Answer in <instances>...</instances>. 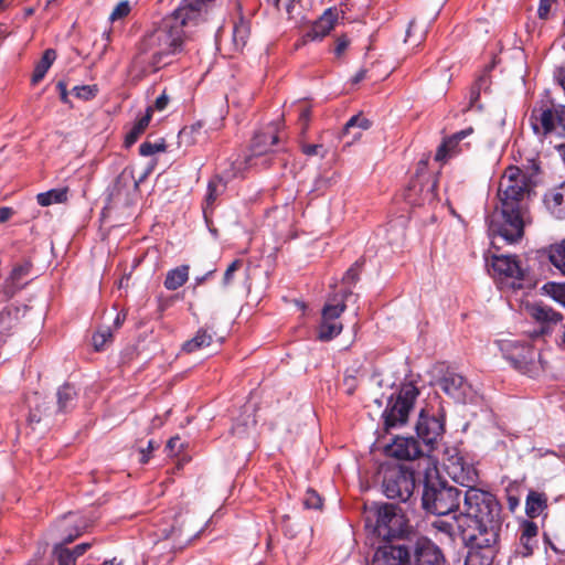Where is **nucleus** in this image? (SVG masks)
<instances>
[{
	"mask_svg": "<svg viewBox=\"0 0 565 565\" xmlns=\"http://www.w3.org/2000/svg\"><path fill=\"white\" fill-rule=\"evenodd\" d=\"M241 266H242V262L239 259H236L230 264V266L225 270L224 277H223V284L225 286H227L232 282L234 273L236 270H238Z\"/></svg>",
	"mask_w": 565,
	"mask_h": 565,
	"instance_id": "obj_49",
	"label": "nucleus"
},
{
	"mask_svg": "<svg viewBox=\"0 0 565 565\" xmlns=\"http://www.w3.org/2000/svg\"><path fill=\"white\" fill-rule=\"evenodd\" d=\"M411 547L384 543L377 546L372 565H407Z\"/></svg>",
	"mask_w": 565,
	"mask_h": 565,
	"instance_id": "obj_16",
	"label": "nucleus"
},
{
	"mask_svg": "<svg viewBox=\"0 0 565 565\" xmlns=\"http://www.w3.org/2000/svg\"><path fill=\"white\" fill-rule=\"evenodd\" d=\"M153 449H154V443H153V440H149V441H148L147 449H141V450H140V455H141V457H140V459H139L140 463L145 465V463H147V462L149 461V459H150V452H151Z\"/></svg>",
	"mask_w": 565,
	"mask_h": 565,
	"instance_id": "obj_56",
	"label": "nucleus"
},
{
	"mask_svg": "<svg viewBox=\"0 0 565 565\" xmlns=\"http://www.w3.org/2000/svg\"><path fill=\"white\" fill-rule=\"evenodd\" d=\"M302 152L307 156H320L321 158H324L327 156V150L320 143L303 145Z\"/></svg>",
	"mask_w": 565,
	"mask_h": 565,
	"instance_id": "obj_48",
	"label": "nucleus"
},
{
	"mask_svg": "<svg viewBox=\"0 0 565 565\" xmlns=\"http://www.w3.org/2000/svg\"><path fill=\"white\" fill-rule=\"evenodd\" d=\"M248 36L249 24L243 19H239V21L236 22L233 28V43L236 50H242L246 45Z\"/></svg>",
	"mask_w": 565,
	"mask_h": 565,
	"instance_id": "obj_36",
	"label": "nucleus"
},
{
	"mask_svg": "<svg viewBox=\"0 0 565 565\" xmlns=\"http://www.w3.org/2000/svg\"><path fill=\"white\" fill-rule=\"evenodd\" d=\"M553 0H541L537 9L539 17L541 19L547 18Z\"/></svg>",
	"mask_w": 565,
	"mask_h": 565,
	"instance_id": "obj_54",
	"label": "nucleus"
},
{
	"mask_svg": "<svg viewBox=\"0 0 565 565\" xmlns=\"http://www.w3.org/2000/svg\"><path fill=\"white\" fill-rule=\"evenodd\" d=\"M169 104V97L168 95L163 92L160 96L157 97L156 102H154V105L152 108L153 109H157L159 111H162L167 108Z\"/></svg>",
	"mask_w": 565,
	"mask_h": 565,
	"instance_id": "obj_55",
	"label": "nucleus"
},
{
	"mask_svg": "<svg viewBox=\"0 0 565 565\" xmlns=\"http://www.w3.org/2000/svg\"><path fill=\"white\" fill-rule=\"evenodd\" d=\"M365 527L384 542L401 537L407 532V519L395 504H382L367 512Z\"/></svg>",
	"mask_w": 565,
	"mask_h": 565,
	"instance_id": "obj_6",
	"label": "nucleus"
},
{
	"mask_svg": "<svg viewBox=\"0 0 565 565\" xmlns=\"http://www.w3.org/2000/svg\"><path fill=\"white\" fill-rule=\"evenodd\" d=\"M542 289L553 300L565 307V282L548 281Z\"/></svg>",
	"mask_w": 565,
	"mask_h": 565,
	"instance_id": "obj_38",
	"label": "nucleus"
},
{
	"mask_svg": "<svg viewBox=\"0 0 565 565\" xmlns=\"http://www.w3.org/2000/svg\"><path fill=\"white\" fill-rule=\"evenodd\" d=\"M478 558L477 553H470L467 557L466 565H475V561Z\"/></svg>",
	"mask_w": 565,
	"mask_h": 565,
	"instance_id": "obj_63",
	"label": "nucleus"
},
{
	"mask_svg": "<svg viewBox=\"0 0 565 565\" xmlns=\"http://www.w3.org/2000/svg\"><path fill=\"white\" fill-rule=\"evenodd\" d=\"M537 533V525L532 521H525L521 525V534L515 553L522 557L530 556L533 553L534 546L536 544Z\"/></svg>",
	"mask_w": 565,
	"mask_h": 565,
	"instance_id": "obj_21",
	"label": "nucleus"
},
{
	"mask_svg": "<svg viewBox=\"0 0 565 565\" xmlns=\"http://www.w3.org/2000/svg\"><path fill=\"white\" fill-rule=\"evenodd\" d=\"M548 259L565 276V238L550 246Z\"/></svg>",
	"mask_w": 565,
	"mask_h": 565,
	"instance_id": "obj_32",
	"label": "nucleus"
},
{
	"mask_svg": "<svg viewBox=\"0 0 565 565\" xmlns=\"http://www.w3.org/2000/svg\"><path fill=\"white\" fill-rule=\"evenodd\" d=\"M536 352L530 344H513L512 351L509 353V359L515 367L522 369L523 366L532 363L535 359Z\"/></svg>",
	"mask_w": 565,
	"mask_h": 565,
	"instance_id": "obj_25",
	"label": "nucleus"
},
{
	"mask_svg": "<svg viewBox=\"0 0 565 565\" xmlns=\"http://www.w3.org/2000/svg\"><path fill=\"white\" fill-rule=\"evenodd\" d=\"M182 447L181 439L178 436L171 437L167 443V449L172 455L179 454L180 449Z\"/></svg>",
	"mask_w": 565,
	"mask_h": 565,
	"instance_id": "obj_53",
	"label": "nucleus"
},
{
	"mask_svg": "<svg viewBox=\"0 0 565 565\" xmlns=\"http://www.w3.org/2000/svg\"><path fill=\"white\" fill-rule=\"evenodd\" d=\"M56 88L57 90L60 92V98L63 103L67 104L68 103V92H67V86L66 84L63 82V81H60L57 84H56Z\"/></svg>",
	"mask_w": 565,
	"mask_h": 565,
	"instance_id": "obj_57",
	"label": "nucleus"
},
{
	"mask_svg": "<svg viewBox=\"0 0 565 565\" xmlns=\"http://www.w3.org/2000/svg\"><path fill=\"white\" fill-rule=\"evenodd\" d=\"M343 327L341 322L335 320H324L322 318V321L319 327L318 338L321 341H329L334 337L339 335Z\"/></svg>",
	"mask_w": 565,
	"mask_h": 565,
	"instance_id": "obj_35",
	"label": "nucleus"
},
{
	"mask_svg": "<svg viewBox=\"0 0 565 565\" xmlns=\"http://www.w3.org/2000/svg\"><path fill=\"white\" fill-rule=\"evenodd\" d=\"M190 25L193 24L177 9L164 17L138 42L134 66L147 74L169 65L174 55L184 51L190 39L185 29Z\"/></svg>",
	"mask_w": 565,
	"mask_h": 565,
	"instance_id": "obj_2",
	"label": "nucleus"
},
{
	"mask_svg": "<svg viewBox=\"0 0 565 565\" xmlns=\"http://www.w3.org/2000/svg\"><path fill=\"white\" fill-rule=\"evenodd\" d=\"M473 132V129L471 127L460 130L458 132H455L454 135L447 137L444 139L443 143L438 147L435 160L440 162H446L450 158L457 156L458 153L462 152L463 147L466 145H462L461 141L470 136Z\"/></svg>",
	"mask_w": 565,
	"mask_h": 565,
	"instance_id": "obj_19",
	"label": "nucleus"
},
{
	"mask_svg": "<svg viewBox=\"0 0 565 565\" xmlns=\"http://www.w3.org/2000/svg\"><path fill=\"white\" fill-rule=\"evenodd\" d=\"M406 202L413 206L431 205L437 201V180L426 173H417L405 192Z\"/></svg>",
	"mask_w": 565,
	"mask_h": 565,
	"instance_id": "obj_10",
	"label": "nucleus"
},
{
	"mask_svg": "<svg viewBox=\"0 0 565 565\" xmlns=\"http://www.w3.org/2000/svg\"><path fill=\"white\" fill-rule=\"evenodd\" d=\"M440 388L455 402L466 403L471 392L470 384L460 374L447 372L439 381Z\"/></svg>",
	"mask_w": 565,
	"mask_h": 565,
	"instance_id": "obj_18",
	"label": "nucleus"
},
{
	"mask_svg": "<svg viewBox=\"0 0 565 565\" xmlns=\"http://www.w3.org/2000/svg\"><path fill=\"white\" fill-rule=\"evenodd\" d=\"M426 33L427 29L425 26H418L416 20H412L406 30L405 42H408L414 38V42L419 44L425 40Z\"/></svg>",
	"mask_w": 565,
	"mask_h": 565,
	"instance_id": "obj_40",
	"label": "nucleus"
},
{
	"mask_svg": "<svg viewBox=\"0 0 565 565\" xmlns=\"http://www.w3.org/2000/svg\"><path fill=\"white\" fill-rule=\"evenodd\" d=\"M359 270H360V266L358 263H355L353 266H351L347 270V273L343 277L344 282L354 284L359 279Z\"/></svg>",
	"mask_w": 565,
	"mask_h": 565,
	"instance_id": "obj_51",
	"label": "nucleus"
},
{
	"mask_svg": "<svg viewBox=\"0 0 565 565\" xmlns=\"http://www.w3.org/2000/svg\"><path fill=\"white\" fill-rule=\"evenodd\" d=\"M89 547V543H82L76 545L73 550H71V553H74L76 559L78 556L83 555Z\"/></svg>",
	"mask_w": 565,
	"mask_h": 565,
	"instance_id": "obj_58",
	"label": "nucleus"
},
{
	"mask_svg": "<svg viewBox=\"0 0 565 565\" xmlns=\"http://www.w3.org/2000/svg\"><path fill=\"white\" fill-rule=\"evenodd\" d=\"M366 77V71L365 70H360L352 78V83L353 84H358L360 82H362L364 78Z\"/></svg>",
	"mask_w": 565,
	"mask_h": 565,
	"instance_id": "obj_62",
	"label": "nucleus"
},
{
	"mask_svg": "<svg viewBox=\"0 0 565 565\" xmlns=\"http://www.w3.org/2000/svg\"><path fill=\"white\" fill-rule=\"evenodd\" d=\"M73 93L79 99L90 100L97 95L98 88L96 85L75 86Z\"/></svg>",
	"mask_w": 565,
	"mask_h": 565,
	"instance_id": "obj_44",
	"label": "nucleus"
},
{
	"mask_svg": "<svg viewBox=\"0 0 565 565\" xmlns=\"http://www.w3.org/2000/svg\"><path fill=\"white\" fill-rule=\"evenodd\" d=\"M303 504L307 509H320L322 505V500L315 490L310 489L306 492Z\"/></svg>",
	"mask_w": 565,
	"mask_h": 565,
	"instance_id": "obj_46",
	"label": "nucleus"
},
{
	"mask_svg": "<svg viewBox=\"0 0 565 565\" xmlns=\"http://www.w3.org/2000/svg\"><path fill=\"white\" fill-rule=\"evenodd\" d=\"M152 117V108L148 107L146 114L142 115L138 120L132 125V127L127 131L125 136V147H131L146 131L149 126Z\"/></svg>",
	"mask_w": 565,
	"mask_h": 565,
	"instance_id": "obj_26",
	"label": "nucleus"
},
{
	"mask_svg": "<svg viewBox=\"0 0 565 565\" xmlns=\"http://www.w3.org/2000/svg\"><path fill=\"white\" fill-rule=\"evenodd\" d=\"M445 468L449 477L457 483L466 487L467 490L477 488L479 473L476 467L468 462L462 456L454 455L445 462Z\"/></svg>",
	"mask_w": 565,
	"mask_h": 565,
	"instance_id": "obj_11",
	"label": "nucleus"
},
{
	"mask_svg": "<svg viewBox=\"0 0 565 565\" xmlns=\"http://www.w3.org/2000/svg\"><path fill=\"white\" fill-rule=\"evenodd\" d=\"M166 148L167 145L164 140H160L159 142L145 141L139 147V153L143 157H149L166 151Z\"/></svg>",
	"mask_w": 565,
	"mask_h": 565,
	"instance_id": "obj_42",
	"label": "nucleus"
},
{
	"mask_svg": "<svg viewBox=\"0 0 565 565\" xmlns=\"http://www.w3.org/2000/svg\"><path fill=\"white\" fill-rule=\"evenodd\" d=\"M130 10H131V8L129 4V1L122 0L115 7L113 12L110 13L109 20L111 22H115L117 20L124 19L125 17H127L130 13Z\"/></svg>",
	"mask_w": 565,
	"mask_h": 565,
	"instance_id": "obj_45",
	"label": "nucleus"
},
{
	"mask_svg": "<svg viewBox=\"0 0 565 565\" xmlns=\"http://www.w3.org/2000/svg\"><path fill=\"white\" fill-rule=\"evenodd\" d=\"M54 554L57 558V565H75V555L71 553V550L63 546H55Z\"/></svg>",
	"mask_w": 565,
	"mask_h": 565,
	"instance_id": "obj_43",
	"label": "nucleus"
},
{
	"mask_svg": "<svg viewBox=\"0 0 565 565\" xmlns=\"http://www.w3.org/2000/svg\"><path fill=\"white\" fill-rule=\"evenodd\" d=\"M370 127H371V121L367 118H365L361 115H355V116H352L347 121V124L344 125V127L342 129V135L343 136L349 135L352 129L359 128L360 131L355 132L352 138V140L355 141V140L360 139L361 131L367 130Z\"/></svg>",
	"mask_w": 565,
	"mask_h": 565,
	"instance_id": "obj_34",
	"label": "nucleus"
},
{
	"mask_svg": "<svg viewBox=\"0 0 565 565\" xmlns=\"http://www.w3.org/2000/svg\"><path fill=\"white\" fill-rule=\"evenodd\" d=\"M544 203L557 218L565 217V181L545 193Z\"/></svg>",
	"mask_w": 565,
	"mask_h": 565,
	"instance_id": "obj_24",
	"label": "nucleus"
},
{
	"mask_svg": "<svg viewBox=\"0 0 565 565\" xmlns=\"http://www.w3.org/2000/svg\"><path fill=\"white\" fill-rule=\"evenodd\" d=\"M386 454L390 457L405 460V463H413L415 467L423 458L430 457L429 455H424L418 441L414 437H396L386 447Z\"/></svg>",
	"mask_w": 565,
	"mask_h": 565,
	"instance_id": "obj_13",
	"label": "nucleus"
},
{
	"mask_svg": "<svg viewBox=\"0 0 565 565\" xmlns=\"http://www.w3.org/2000/svg\"><path fill=\"white\" fill-rule=\"evenodd\" d=\"M547 508V497L545 493L531 490L526 497L525 512L527 516L534 519L540 516Z\"/></svg>",
	"mask_w": 565,
	"mask_h": 565,
	"instance_id": "obj_27",
	"label": "nucleus"
},
{
	"mask_svg": "<svg viewBox=\"0 0 565 565\" xmlns=\"http://www.w3.org/2000/svg\"><path fill=\"white\" fill-rule=\"evenodd\" d=\"M343 296L339 302L328 301L322 309V318L324 320H335L344 312L347 306Z\"/></svg>",
	"mask_w": 565,
	"mask_h": 565,
	"instance_id": "obj_39",
	"label": "nucleus"
},
{
	"mask_svg": "<svg viewBox=\"0 0 565 565\" xmlns=\"http://www.w3.org/2000/svg\"><path fill=\"white\" fill-rule=\"evenodd\" d=\"M556 344L561 350L565 351V323L561 327L556 339Z\"/></svg>",
	"mask_w": 565,
	"mask_h": 565,
	"instance_id": "obj_59",
	"label": "nucleus"
},
{
	"mask_svg": "<svg viewBox=\"0 0 565 565\" xmlns=\"http://www.w3.org/2000/svg\"><path fill=\"white\" fill-rule=\"evenodd\" d=\"M416 433L427 447V451H431L444 433V423L434 416H427L422 411L416 425Z\"/></svg>",
	"mask_w": 565,
	"mask_h": 565,
	"instance_id": "obj_14",
	"label": "nucleus"
},
{
	"mask_svg": "<svg viewBox=\"0 0 565 565\" xmlns=\"http://www.w3.org/2000/svg\"><path fill=\"white\" fill-rule=\"evenodd\" d=\"M56 58V52L52 49L44 51L42 58L36 63L32 75V83L38 84L42 81Z\"/></svg>",
	"mask_w": 565,
	"mask_h": 565,
	"instance_id": "obj_30",
	"label": "nucleus"
},
{
	"mask_svg": "<svg viewBox=\"0 0 565 565\" xmlns=\"http://www.w3.org/2000/svg\"><path fill=\"white\" fill-rule=\"evenodd\" d=\"M339 19L337 9H328L324 13L312 23L310 29L302 35L299 45H305L308 42L321 41L327 36L335 26Z\"/></svg>",
	"mask_w": 565,
	"mask_h": 565,
	"instance_id": "obj_15",
	"label": "nucleus"
},
{
	"mask_svg": "<svg viewBox=\"0 0 565 565\" xmlns=\"http://www.w3.org/2000/svg\"><path fill=\"white\" fill-rule=\"evenodd\" d=\"M31 267L32 264L30 262L14 265L10 274L3 280L0 292L8 299L12 298L23 288L24 284L22 280L30 274Z\"/></svg>",
	"mask_w": 565,
	"mask_h": 565,
	"instance_id": "obj_20",
	"label": "nucleus"
},
{
	"mask_svg": "<svg viewBox=\"0 0 565 565\" xmlns=\"http://www.w3.org/2000/svg\"><path fill=\"white\" fill-rule=\"evenodd\" d=\"M418 394L419 391L414 383L408 382L401 385L396 397L388 399L383 413L384 423L387 428L406 423Z\"/></svg>",
	"mask_w": 565,
	"mask_h": 565,
	"instance_id": "obj_8",
	"label": "nucleus"
},
{
	"mask_svg": "<svg viewBox=\"0 0 565 565\" xmlns=\"http://www.w3.org/2000/svg\"><path fill=\"white\" fill-rule=\"evenodd\" d=\"M383 492L388 499L406 502L416 482L423 481V469L413 463L384 465L381 469Z\"/></svg>",
	"mask_w": 565,
	"mask_h": 565,
	"instance_id": "obj_5",
	"label": "nucleus"
},
{
	"mask_svg": "<svg viewBox=\"0 0 565 565\" xmlns=\"http://www.w3.org/2000/svg\"><path fill=\"white\" fill-rule=\"evenodd\" d=\"M68 189L58 188L39 193L36 201L41 206H49L54 203H64L67 201Z\"/></svg>",
	"mask_w": 565,
	"mask_h": 565,
	"instance_id": "obj_31",
	"label": "nucleus"
},
{
	"mask_svg": "<svg viewBox=\"0 0 565 565\" xmlns=\"http://www.w3.org/2000/svg\"><path fill=\"white\" fill-rule=\"evenodd\" d=\"M530 124L540 138L558 134L565 138V106L552 102L542 103L532 109Z\"/></svg>",
	"mask_w": 565,
	"mask_h": 565,
	"instance_id": "obj_7",
	"label": "nucleus"
},
{
	"mask_svg": "<svg viewBox=\"0 0 565 565\" xmlns=\"http://www.w3.org/2000/svg\"><path fill=\"white\" fill-rule=\"evenodd\" d=\"M490 266L493 277L500 284V288L512 290L523 288L525 273L515 256L493 254Z\"/></svg>",
	"mask_w": 565,
	"mask_h": 565,
	"instance_id": "obj_9",
	"label": "nucleus"
},
{
	"mask_svg": "<svg viewBox=\"0 0 565 565\" xmlns=\"http://www.w3.org/2000/svg\"><path fill=\"white\" fill-rule=\"evenodd\" d=\"M343 387L348 395H353L358 387V380L353 375H347L343 379Z\"/></svg>",
	"mask_w": 565,
	"mask_h": 565,
	"instance_id": "obj_52",
	"label": "nucleus"
},
{
	"mask_svg": "<svg viewBox=\"0 0 565 565\" xmlns=\"http://www.w3.org/2000/svg\"><path fill=\"white\" fill-rule=\"evenodd\" d=\"M190 267L188 265H181L167 273L164 279V287L168 290H177L182 287L189 279Z\"/></svg>",
	"mask_w": 565,
	"mask_h": 565,
	"instance_id": "obj_28",
	"label": "nucleus"
},
{
	"mask_svg": "<svg viewBox=\"0 0 565 565\" xmlns=\"http://www.w3.org/2000/svg\"><path fill=\"white\" fill-rule=\"evenodd\" d=\"M349 44H350V41L345 35H341V36L337 38L335 43H334V50H333L335 56L341 57L344 54V52L347 51Z\"/></svg>",
	"mask_w": 565,
	"mask_h": 565,
	"instance_id": "obj_50",
	"label": "nucleus"
},
{
	"mask_svg": "<svg viewBox=\"0 0 565 565\" xmlns=\"http://www.w3.org/2000/svg\"><path fill=\"white\" fill-rule=\"evenodd\" d=\"M519 503H520V501L516 497H514V495L508 497V507L512 512L518 508Z\"/></svg>",
	"mask_w": 565,
	"mask_h": 565,
	"instance_id": "obj_61",
	"label": "nucleus"
},
{
	"mask_svg": "<svg viewBox=\"0 0 565 565\" xmlns=\"http://www.w3.org/2000/svg\"><path fill=\"white\" fill-rule=\"evenodd\" d=\"M207 138L204 124L202 121L193 122L184 126L178 135V143L180 147H191L199 142L205 141Z\"/></svg>",
	"mask_w": 565,
	"mask_h": 565,
	"instance_id": "obj_23",
	"label": "nucleus"
},
{
	"mask_svg": "<svg viewBox=\"0 0 565 565\" xmlns=\"http://www.w3.org/2000/svg\"><path fill=\"white\" fill-rule=\"evenodd\" d=\"M529 171L519 167H508L499 182L498 203L488 218L489 233L492 236V246L495 248V238H502L509 244L519 242L524 235V227L529 222V207L526 199L535 184L533 178L541 171L540 162L535 159L529 161Z\"/></svg>",
	"mask_w": 565,
	"mask_h": 565,
	"instance_id": "obj_1",
	"label": "nucleus"
},
{
	"mask_svg": "<svg viewBox=\"0 0 565 565\" xmlns=\"http://www.w3.org/2000/svg\"><path fill=\"white\" fill-rule=\"evenodd\" d=\"M501 504L495 495L480 488L466 490L461 514L473 520L475 533L469 540L478 548H491L497 545L502 526Z\"/></svg>",
	"mask_w": 565,
	"mask_h": 565,
	"instance_id": "obj_3",
	"label": "nucleus"
},
{
	"mask_svg": "<svg viewBox=\"0 0 565 565\" xmlns=\"http://www.w3.org/2000/svg\"><path fill=\"white\" fill-rule=\"evenodd\" d=\"M407 565H445V557L435 543L422 537L411 546Z\"/></svg>",
	"mask_w": 565,
	"mask_h": 565,
	"instance_id": "obj_12",
	"label": "nucleus"
},
{
	"mask_svg": "<svg viewBox=\"0 0 565 565\" xmlns=\"http://www.w3.org/2000/svg\"><path fill=\"white\" fill-rule=\"evenodd\" d=\"M311 117V109L309 106L301 105L299 107V116L298 121L301 125V132L305 134L308 129L309 121Z\"/></svg>",
	"mask_w": 565,
	"mask_h": 565,
	"instance_id": "obj_47",
	"label": "nucleus"
},
{
	"mask_svg": "<svg viewBox=\"0 0 565 565\" xmlns=\"http://www.w3.org/2000/svg\"><path fill=\"white\" fill-rule=\"evenodd\" d=\"M418 467L423 469V508L437 515L455 513L460 507V490L439 478L431 457L423 458Z\"/></svg>",
	"mask_w": 565,
	"mask_h": 565,
	"instance_id": "obj_4",
	"label": "nucleus"
},
{
	"mask_svg": "<svg viewBox=\"0 0 565 565\" xmlns=\"http://www.w3.org/2000/svg\"><path fill=\"white\" fill-rule=\"evenodd\" d=\"M530 316L542 324L541 333H548L550 324H556L563 320V315L544 305H533L529 308Z\"/></svg>",
	"mask_w": 565,
	"mask_h": 565,
	"instance_id": "obj_22",
	"label": "nucleus"
},
{
	"mask_svg": "<svg viewBox=\"0 0 565 565\" xmlns=\"http://www.w3.org/2000/svg\"><path fill=\"white\" fill-rule=\"evenodd\" d=\"M76 396V392L74 387L66 384L58 388L57 391V405L61 412L67 411L74 402Z\"/></svg>",
	"mask_w": 565,
	"mask_h": 565,
	"instance_id": "obj_37",
	"label": "nucleus"
},
{
	"mask_svg": "<svg viewBox=\"0 0 565 565\" xmlns=\"http://www.w3.org/2000/svg\"><path fill=\"white\" fill-rule=\"evenodd\" d=\"M111 339L113 333L109 328L100 329L93 335V345L96 351H102Z\"/></svg>",
	"mask_w": 565,
	"mask_h": 565,
	"instance_id": "obj_41",
	"label": "nucleus"
},
{
	"mask_svg": "<svg viewBox=\"0 0 565 565\" xmlns=\"http://www.w3.org/2000/svg\"><path fill=\"white\" fill-rule=\"evenodd\" d=\"M438 529L447 532V533H450L451 532V525L450 524H447L445 522H440L438 525H437Z\"/></svg>",
	"mask_w": 565,
	"mask_h": 565,
	"instance_id": "obj_64",
	"label": "nucleus"
},
{
	"mask_svg": "<svg viewBox=\"0 0 565 565\" xmlns=\"http://www.w3.org/2000/svg\"><path fill=\"white\" fill-rule=\"evenodd\" d=\"M279 141L278 128L276 125H268L256 132L250 143V156L246 159L247 164L254 157H259L271 151L273 146Z\"/></svg>",
	"mask_w": 565,
	"mask_h": 565,
	"instance_id": "obj_17",
	"label": "nucleus"
},
{
	"mask_svg": "<svg viewBox=\"0 0 565 565\" xmlns=\"http://www.w3.org/2000/svg\"><path fill=\"white\" fill-rule=\"evenodd\" d=\"M12 215L10 207H0V223L7 222Z\"/></svg>",
	"mask_w": 565,
	"mask_h": 565,
	"instance_id": "obj_60",
	"label": "nucleus"
},
{
	"mask_svg": "<svg viewBox=\"0 0 565 565\" xmlns=\"http://www.w3.org/2000/svg\"><path fill=\"white\" fill-rule=\"evenodd\" d=\"M224 189L225 182L221 177L216 175L209 181L204 210L213 207L216 199L222 194Z\"/></svg>",
	"mask_w": 565,
	"mask_h": 565,
	"instance_id": "obj_33",
	"label": "nucleus"
},
{
	"mask_svg": "<svg viewBox=\"0 0 565 565\" xmlns=\"http://www.w3.org/2000/svg\"><path fill=\"white\" fill-rule=\"evenodd\" d=\"M212 334H210L205 329H199L192 339L183 343L182 350L186 353H193L209 347L212 343Z\"/></svg>",
	"mask_w": 565,
	"mask_h": 565,
	"instance_id": "obj_29",
	"label": "nucleus"
}]
</instances>
